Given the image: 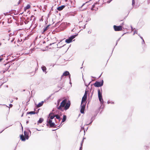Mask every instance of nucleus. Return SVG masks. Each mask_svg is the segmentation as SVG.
Here are the masks:
<instances>
[{"instance_id":"nucleus-22","label":"nucleus","mask_w":150,"mask_h":150,"mask_svg":"<svg viewBox=\"0 0 150 150\" xmlns=\"http://www.w3.org/2000/svg\"><path fill=\"white\" fill-rule=\"evenodd\" d=\"M64 82L65 81L64 80H63L62 83L61 84H60V85L62 87H63L64 86Z\"/></svg>"},{"instance_id":"nucleus-7","label":"nucleus","mask_w":150,"mask_h":150,"mask_svg":"<svg viewBox=\"0 0 150 150\" xmlns=\"http://www.w3.org/2000/svg\"><path fill=\"white\" fill-rule=\"evenodd\" d=\"M87 92L86 91L84 94L83 97L82 99V102H85L87 98Z\"/></svg>"},{"instance_id":"nucleus-46","label":"nucleus","mask_w":150,"mask_h":150,"mask_svg":"<svg viewBox=\"0 0 150 150\" xmlns=\"http://www.w3.org/2000/svg\"><path fill=\"white\" fill-rule=\"evenodd\" d=\"M5 105V106H6V107H8V108H9V109H10V108H9L7 106V105Z\"/></svg>"},{"instance_id":"nucleus-14","label":"nucleus","mask_w":150,"mask_h":150,"mask_svg":"<svg viewBox=\"0 0 150 150\" xmlns=\"http://www.w3.org/2000/svg\"><path fill=\"white\" fill-rule=\"evenodd\" d=\"M20 138L21 140L22 141H25L26 139L25 137L23 135H21Z\"/></svg>"},{"instance_id":"nucleus-1","label":"nucleus","mask_w":150,"mask_h":150,"mask_svg":"<svg viewBox=\"0 0 150 150\" xmlns=\"http://www.w3.org/2000/svg\"><path fill=\"white\" fill-rule=\"evenodd\" d=\"M98 92L99 100L100 102V103L103 104L104 102L102 97V90L101 88V90L100 89H98Z\"/></svg>"},{"instance_id":"nucleus-55","label":"nucleus","mask_w":150,"mask_h":150,"mask_svg":"<svg viewBox=\"0 0 150 150\" xmlns=\"http://www.w3.org/2000/svg\"><path fill=\"white\" fill-rule=\"evenodd\" d=\"M134 1V0H132V1Z\"/></svg>"},{"instance_id":"nucleus-2","label":"nucleus","mask_w":150,"mask_h":150,"mask_svg":"<svg viewBox=\"0 0 150 150\" xmlns=\"http://www.w3.org/2000/svg\"><path fill=\"white\" fill-rule=\"evenodd\" d=\"M104 81L103 80H102L101 82L96 81L94 83V85L96 87H99L103 86V84Z\"/></svg>"},{"instance_id":"nucleus-56","label":"nucleus","mask_w":150,"mask_h":150,"mask_svg":"<svg viewBox=\"0 0 150 150\" xmlns=\"http://www.w3.org/2000/svg\"><path fill=\"white\" fill-rule=\"evenodd\" d=\"M73 30H74V29H73V30H72V31H73Z\"/></svg>"},{"instance_id":"nucleus-5","label":"nucleus","mask_w":150,"mask_h":150,"mask_svg":"<svg viewBox=\"0 0 150 150\" xmlns=\"http://www.w3.org/2000/svg\"><path fill=\"white\" fill-rule=\"evenodd\" d=\"M114 29L115 31H119L122 30V26H116L114 25L113 26Z\"/></svg>"},{"instance_id":"nucleus-41","label":"nucleus","mask_w":150,"mask_h":150,"mask_svg":"<svg viewBox=\"0 0 150 150\" xmlns=\"http://www.w3.org/2000/svg\"><path fill=\"white\" fill-rule=\"evenodd\" d=\"M51 96H50L49 97H48V98H47V99H49L50 98V97H51Z\"/></svg>"},{"instance_id":"nucleus-42","label":"nucleus","mask_w":150,"mask_h":150,"mask_svg":"<svg viewBox=\"0 0 150 150\" xmlns=\"http://www.w3.org/2000/svg\"><path fill=\"white\" fill-rule=\"evenodd\" d=\"M79 150H82V146H81L80 148V149H79Z\"/></svg>"},{"instance_id":"nucleus-28","label":"nucleus","mask_w":150,"mask_h":150,"mask_svg":"<svg viewBox=\"0 0 150 150\" xmlns=\"http://www.w3.org/2000/svg\"><path fill=\"white\" fill-rule=\"evenodd\" d=\"M134 4H135V1H132V6H134Z\"/></svg>"},{"instance_id":"nucleus-15","label":"nucleus","mask_w":150,"mask_h":150,"mask_svg":"<svg viewBox=\"0 0 150 150\" xmlns=\"http://www.w3.org/2000/svg\"><path fill=\"white\" fill-rule=\"evenodd\" d=\"M81 107L80 112L82 114L84 113V110L85 108L82 107Z\"/></svg>"},{"instance_id":"nucleus-35","label":"nucleus","mask_w":150,"mask_h":150,"mask_svg":"<svg viewBox=\"0 0 150 150\" xmlns=\"http://www.w3.org/2000/svg\"><path fill=\"white\" fill-rule=\"evenodd\" d=\"M120 38L118 39V40L117 41V42H116V45H117V42L118 41L120 40Z\"/></svg>"},{"instance_id":"nucleus-17","label":"nucleus","mask_w":150,"mask_h":150,"mask_svg":"<svg viewBox=\"0 0 150 150\" xmlns=\"http://www.w3.org/2000/svg\"><path fill=\"white\" fill-rule=\"evenodd\" d=\"M86 106V103L84 102H82V101H81V107H83L84 108H85Z\"/></svg>"},{"instance_id":"nucleus-4","label":"nucleus","mask_w":150,"mask_h":150,"mask_svg":"<svg viewBox=\"0 0 150 150\" xmlns=\"http://www.w3.org/2000/svg\"><path fill=\"white\" fill-rule=\"evenodd\" d=\"M78 35V34L73 35L71 36L68 39H66L65 40V42L67 43H69L71 42L72 41V40L75 38V37Z\"/></svg>"},{"instance_id":"nucleus-27","label":"nucleus","mask_w":150,"mask_h":150,"mask_svg":"<svg viewBox=\"0 0 150 150\" xmlns=\"http://www.w3.org/2000/svg\"><path fill=\"white\" fill-rule=\"evenodd\" d=\"M135 33L137 34V30H134V33H133V35H134Z\"/></svg>"},{"instance_id":"nucleus-23","label":"nucleus","mask_w":150,"mask_h":150,"mask_svg":"<svg viewBox=\"0 0 150 150\" xmlns=\"http://www.w3.org/2000/svg\"><path fill=\"white\" fill-rule=\"evenodd\" d=\"M54 117H55V115L51 116H50V120H52L53 119Z\"/></svg>"},{"instance_id":"nucleus-13","label":"nucleus","mask_w":150,"mask_h":150,"mask_svg":"<svg viewBox=\"0 0 150 150\" xmlns=\"http://www.w3.org/2000/svg\"><path fill=\"white\" fill-rule=\"evenodd\" d=\"M41 69L42 70L43 72H45L46 74L47 73V72L46 71V68L45 66H42L41 67Z\"/></svg>"},{"instance_id":"nucleus-33","label":"nucleus","mask_w":150,"mask_h":150,"mask_svg":"<svg viewBox=\"0 0 150 150\" xmlns=\"http://www.w3.org/2000/svg\"><path fill=\"white\" fill-rule=\"evenodd\" d=\"M55 65V64H51L50 66H52V67H53Z\"/></svg>"},{"instance_id":"nucleus-24","label":"nucleus","mask_w":150,"mask_h":150,"mask_svg":"<svg viewBox=\"0 0 150 150\" xmlns=\"http://www.w3.org/2000/svg\"><path fill=\"white\" fill-rule=\"evenodd\" d=\"M30 8V6L29 5H28L25 8L26 9H28Z\"/></svg>"},{"instance_id":"nucleus-37","label":"nucleus","mask_w":150,"mask_h":150,"mask_svg":"<svg viewBox=\"0 0 150 150\" xmlns=\"http://www.w3.org/2000/svg\"><path fill=\"white\" fill-rule=\"evenodd\" d=\"M143 43H144V39H143L142 42V44H143Z\"/></svg>"},{"instance_id":"nucleus-29","label":"nucleus","mask_w":150,"mask_h":150,"mask_svg":"<svg viewBox=\"0 0 150 150\" xmlns=\"http://www.w3.org/2000/svg\"><path fill=\"white\" fill-rule=\"evenodd\" d=\"M8 13L7 12V13H4V14L5 16H6V15H8Z\"/></svg>"},{"instance_id":"nucleus-31","label":"nucleus","mask_w":150,"mask_h":150,"mask_svg":"<svg viewBox=\"0 0 150 150\" xmlns=\"http://www.w3.org/2000/svg\"><path fill=\"white\" fill-rule=\"evenodd\" d=\"M4 60V59L3 58H0V62H1L2 61Z\"/></svg>"},{"instance_id":"nucleus-39","label":"nucleus","mask_w":150,"mask_h":150,"mask_svg":"<svg viewBox=\"0 0 150 150\" xmlns=\"http://www.w3.org/2000/svg\"><path fill=\"white\" fill-rule=\"evenodd\" d=\"M5 65H6L8 67H9V65L8 64H5Z\"/></svg>"},{"instance_id":"nucleus-12","label":"nucleus","mask_w":150,"mask_h":150,"mask_svg":"<svg viewBox=\"0 0 150 150\" xmlns=\"http://www.w3.org/2000/svg\"><path fill=\"white\" fill-rule=\"evenodd\" d=\"M24 134L26 139H28L29 138V136L28 133L26 131H24Z\"/></svg>"},{"instance_id":"nucleus-30","label":"nucleus","mask_w":150,"mask_h":150,"mask_svg":"<svg viewBox=\"0 0 150 150\" xmlns=\"http://www.w3.org/2000/svg\"><path fill=\"white\" fill-rule=\"evenodd\" d=\"M112 0H109L108 1H107V3H110V2H111V1H112Z\"/></svg>"},{"instance_id":"nucleus-47","label":"nucleus","mask_w":150,"mask_h":150,"mask_svg":"<svg viewBox=\"0 0 150 150\" xmlns=\"http://www.w3.org/2000/svg\"><path fill=\"white\" fill-rule=\"evenodd\" d=\"M54 43H52V44H50L49 45H50V46L51 45H52V44H54Z\"/></svg>"},{"instance_id":"nucleus-44","label":"nucleus","mask_w":150,"mask_h":150,"mask_svg":"<svg viewBox=\"0 0 150 150\" xmlns=\"http://www.w3.org/2000/svg\"><path fill=\"white\" fill-rule=\"evenodd\" d=\"M85 4V3L83 4L81 6V7H82Z\"/></svg>"},{"instance_id":"nucleus-26","label":"nucleus","mask_w":150,"mask_h":150,"mask_svg":"<svg viewBox=\"0 0 150 150\" xmlns=\"http://www.w3.org/2000/svg\"><path fill=\"white\" fill-rule=\"evenodd\" d=\"M48 26H47L44 29V32H45L47 30Z\"/></svg>"},{"instance_id":"nucleus-10","label":"nucleus","mask_w":150,"mask_h":150,"mask_svg":"<svg viewBox=\"0 0 150 150\" xmlns=\"http://www.w3.org/2000/svg\"><path fill=\"white\" fill-rule=\"evenodd\" d=\"M70 75L69 73V71H66L64 72L63 74L62 75V76L61 77V79H62V78L63 76H67V75Z\"/></svg>"},{"instance_id":"nucleus-18","label":"nucleus","mask_w":150,"mask_h":150,"mask_svg":"<svg viewBox=\"0 0 150 150\" xmlns=\"http://www.w3.org/2000/svg\"><path fill=\"white\" fill-rule=\"evenodd\" d=\"M67 116L66 115H64L63 116V118L62 121V122H64L66 120Z\"/></svg>"},{"instance_id":"nucleus-38","label":"nucleus","mask_w":150,"mask_h":150,"mask_svg":"<svg viewBox=\"0 0 150 150\" xmlns=\"http://www.w3.org/2000/svg\"><path fill=\"white\" fill-rule=\"evenodd\" d=\"M12 106H13V105H12V104H10L9 105V106H10V107H12Z\"/></svg>"},{"instance_id":"nucleus-50","label":"nucleus","mask_w":150,"mask_h":150,"mask_svg":"<svg viewBox=\"0 0 150 150\" xmlns=\"http://www.w3.org/2000/svg\"><path fill=\"white\" fill-rule=\"evenodd\" d=\"M36 129L37 130H38V131H40V130H39V129Z\"/></svg>"},{"instance_id":"nucleus-53","label":"nucleus","mask_w":150,"mask_h":150,"mask_svg":"<svg viewBox=\"0 0 150 150\" xmlns=\"http://www.w3.org/2000/svg\"><path fill=\"white\" fill-rule=\"evenodd\" d=\"M23 116V114H22V115H21V117Z\"/></svg>"},{"instance_id":"nucleus-8","label":"nucleus","mask_w":150,"mask_h":150,"mask_svg":"<svg viewBox=\"0 0 150 150\" xmlns=\"http://www.w3.org/2000/svg\"><path fill=\"white\" fill-rule=\"evenodd\" d=\"M70 102L69 101L66 103L65 105V106L64 107V110H67V109H68L70 106Z\"/></svg>"},{"instance_id":"nucleus-11","label":"nucleus","mask_w":150,"mask_h":150,"mask_svg":"<svg viewBox=\"0 0 150 150\" xmlns=\"http://www.w3.org/2000/svg\"><path fill=\"white\" fill-rule=\"evenodd\" d=\"M65 7V6L62 5L58 7L57 8V9L59 11H61Z\"/></svg>"},{"instance_id":"nucleus-36","label":"nucleus","mask_w":150,"mask_h":150,"mask_svg":"<svg viewBox=\"0 0 150 150\" xmlns=\"http://www.w3.org/2000/svg\"><path fill=\"white\" fill-rule=\"evenodd\" d=\"M147 1L148 4L150 3V0H147Z\"/></svg>"},{"instance_id":"nucleus-9","label":"nucleus","mask_w":150,"mask_h":150,"mask_svg":"<svg viewBox=\"0 0 150 150\" xmlns=\"http://www.w3.org/2000/svg\"><path fill=\"white\" fill-rule=\"evenodd\" d=\"M95 117H96V116H95V115H94L93 116H92L90 120L91 122H90V123H88L87 122H86L85 125H89L90 124H91L93 122V120L95 119Z\"/></svg>"},{"instance_id":"nucleus-34","label":"nucleus","mask_w":150,"mask_h":150,"mask_svg":"<svg viewBox=\"0 0 150 150\" xmlns=\"http://www.w3.org/2000/svg\"><path fill=\"white\" fill-rule=\"evenodd\" d=\"M21 2V0H19V2L18 3V5Z\"/></svg>"},{"instance_id":"nucleus-52","label":"nucleus","mask_w":150,"mask_h":150,"mask_svg":"<svg viewBox=\"0 0 150 150\" xmlns=\"http://www.w3.org/2000/svg\"><path fill=\"white\" fill-rule=\"evenodd\" d=\"M86 27V26H85V25H84V29Z\"/></svg>"},{"instance_id":"nucleus-32","label":"nucleus","mask_w":150,"mask_h":150,"mask_svg":"<svg viewBox=\"0 0 150 150\" xmlns=\"http://www.w3.org/2000/svg\"><path fill=\"white\" fill-rule=\"evenodd\" d=\"M8 68H7L6 69V70L5 71H4V70H3V72L4 73L5 72H6V71H7L8 69Z\"/></svg>"},{"instance_id":"nucleus-45","label":"nucleus","mask_w":150,"mask_h":150,"mask_svg":"<svg viewBox=\"0 0 150 150\" xmlns=\"http://www.w3.org/2000/svg\"><path fill=\"white\" fill-rule=\"evenodd\" d=\"M140 38H141L142 40H143V38L142 37H141V36H140Z\"/></svg>"},{"instance_id":"nucleus-49","label":"nucleus","mask_w":150,"mask_h":150,"mask_svg":"<svg viewBox=\"0 0 150 150\" xmlns=\"http://www.w3.org/2000/svg\"><path fill=\"white\" fill-rule=\"evenodd\" d=\"M4 129L2 131L0 132V133H1L3 131H4Z\"/></svg>"},{"instance_id":"nucleus-58","label":"nucleus","mask_w":150,"mask_h":150,"mask_svg":"<svg viewBox=\"0 0 150 150\" xmlns=\"http://www.w3.org/2000/svg\"><path fill=\"white\" fill-rule=\"evenodd\" d=\"M1 44L0 43V46L1 45Z\"/></svg>"},{"instance_id":"nucleus-16","label":"nucleus","mask_w":150,"mask_h":150,"mask_svg":"<svg viewBox=\"0 0 150 150\" xmlns=\"http://www.w3.org/2000/svg\"><path fill=\"white\" fill-rule=\"evenodd\" d=\"M43 103H44V101H41V102L39 103L38 105H37V106L38 107H40L41 106Z\"/></svg>"},{"instance_id":"nucleus-21","label":"nucleus","mask_w":150,"mask_h":150,"mask_svg":"<svg viewBox=\"0 0 150 150\" xmlns=\"http://www.w3.org/2000/svg\"><path fill=\"white\" fill-rule=\"evenodd\" d=\"M55 117H56V118L57 119H58L59 121H60V117L59 116V115H55Z\"/></svg>"},{"instance_id":"nucleus-19","label":"nucleus","mask_w":150,"mask_h":150,"mask_svg":"<svg viewBox=\"0 0 150 150\" xmlns=\"http://www.w3.org/2000/svg\"><path fill=\"white\" fill-rule=\"evenodd\" d=\"M43 121V119H42V118H40L39 119V120L38 121V123H41Z\"/></svg>"},{"instance_id":"nucleus-43","label":"nucleus","mask_w":150,"mask_h":150,"mask_svg":"<svg viewBox=\"0 0 150 150\" xmlns=\"http://www.w3.org/2000/svg\"><path fill=\"white\" fill-rule=\"evenodd\" d=\"M89 84H90V83H88V85H87V84H85V85H86V86H87H87H88L89 85Z\"/></svg>"},{"instance_id":"nucleus-51","label":"nucleus","mask_w":150,"mask_h":150,"mask_svg":"<svg viewBox=\"0 0 150 150\" xmlns=\"http://www.w3.org/2000/svg\"><path fill=\"white\" fill-rule=\"evenodd\" d=\"M28 123V121H27L26 122V123H27H27Z\"/></svg>"},{"instance_id":"nucleus-57","label":"nucleus","mask_w":150,"mask_h":150,"mask_svg":"<svg viewBox=\"0 0 150 150\" xmlns=\"http://www.w3.org/2000/svg\"><path fill=\"white\" fill-rule=\"evenodd\" d=\"M88 33H89V31H88Z\"/></svg>"},{"instance_id":"nucleus-6","label":"nucleus","mask_w":150,"mask_h":150,"mask_svg":"<svg viewBox=\"0 0 150 150\" xmlns=\"http://www.w3.org/2000/svg\"><path fill=\"white\" fill-rule=\"evenodd\" d=\"M47 120V122L48 123V124L50 125V127H56V125H55L54 122H52V121L51 120Z\"/></svg>"},{"instance_id":"nucleus-40","label":"nucleus","mask_w":150,"mask_h":150,"mask_svg":"<svg viewBox=\"0 0 150 150\" xmlns=\"http://www.w3.org/2000/svg\"><path fill=\"white\" fill-rule=\"evenodd\" d=\"M131 30L132 31H133V30L134 29H133V28H132V26H131Z\"/></svg>"},{"instance_id":"nucleus-20","label":"nucleus","mask_w":150,"mask_h":150,"mask_svg":"<svg viewBox=\"0 0 150 150\" xmlns=\"http://www.w3.org/2000/svg\"><path fill=\"white\" fill-rule=\"evenodd\" d=\"M35 111H30L27 112V114H35Z\"/></svg>"},{"instance_id":"nucleus-25","label":"nucleus","mask_w":150,"mask_h":150,"mask_svg":"<svg viewBox=\"0 0 150 150\" xmlns=\"http://www.w3.org/2000/svg\"><path fill=\"white\" fill-rule=\"evenodd\" d=\"M107 103L108 104L111 103V104H114V102L112 101H108L107 102Z\"/></svg>"},{"instance_id":"nucleus-3","label":"nucleus","mask_w":150,"mask_h":150,"mask_svg":"<svg viewBox=\"0 0 150 150\" xmlns=\"http://www.w3.org/2000/svg\"><path fill=\"white\" fill-rule=\"evenodd\" d=\"M67 100L66 99L64 100L61 103L60 105L58 108L59 110H62V107H64L67 102Z\"/></svg>"},{"instance_id":"nucleus-54","label":"nucleus","mask_w":150,"mask_h":150,"mask_svg":"<svg viewBox=\"0 0 150 150\" xmlns=\"http://www.w3.org/2000/svg\"><path fill=\"white\" fill-rule=\"evenodd\" d=\"M138 35H139V37H140V34H138Z\"/></svg>"},{"instance_id":"nucleus-48","label":"nucleus","mask_w":150,"mask_h":150,"mask_svg":"<svg viewBox=\"0 0 150 150\" xmlns=\"http://www.w3.org/2000/svg\"><path fill=\"white\" fill-rule=\"evenodd\" d=\"M52 114V113H50V114H49V116H50V115L51 114Z\"/></svg>"}]
</instances>
